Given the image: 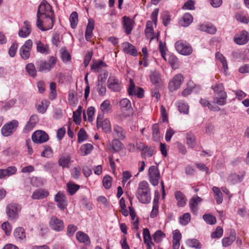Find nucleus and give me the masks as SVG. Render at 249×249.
I'll return each mask as SVG.
<instances>
[{
    "mask_svg": "<svg viewBox=\"0 0 249 249\" xmlns=\"http://www.w3.org/2000/svg\"><path fill=\"white\" fill-rule=\"evenodd\" d=\"M120 140L114 139L112 141V152H118L124 148L123 143L120 142Z\"/></svg>",
    "mask_w": 249,
    "mask_h": 249,
    "instance_id": "2f4dec72",
    "label": "nucleus"
},
{
    "mask_svg": "<svg viewBox=\"0 0 249 249\" xmlns=\"http://www.w3.org/2000/svg\"><path fill=\"white\" fill-rule=\"evenodd\" d=\"M160 138L159 125L157 124H154L152 125V138L154 141L158 142L160 140Z\"/></svg>",
    "mask_w": 249,
    "mask_h": 249,
    "instance_id": "58836bf2",
    "label": "nucleus"
},
{
    "mask_svg": "<svg viewBox=\"0 0 249 249\" xmlns=\"http://www.w3.org/2000/svg\"><path fill=\"white\" fill-rule=\"evenodd\" d=\"M82 112V107L79 106L76 111L73 113V118L76 124H79L81 122V114Z\"/></svg>",
    "mask_w": 249,
    "mask_h": 249,
    "instance_id": "8fccbe9b",
    "label": "nucleus"
},
{
    "mask_svg": "<svg viewBox=\"0 0 249 249\" xmlns=\"http://www.w3.org/2000/svg\"><path fill=\"white\" fill-rule=\"evenodd\" d=\"M143 241L144 244L153 243L149 230L147 228L143 229Z\"/></svg>",
    "mask_w": 249,
    "mask_h": 249,
    "instance_id": "603ef678",
    "label": "nucleus"
},
{
    "mask_svg": "<svg viewBox=\"0 0 249 249\" xmlns=\"http://www.w3.org/2000/svg\"><path fill=\"white\" fill-rule=\"evenodd\" d=\"M100 109L103 113H108L111 111V105L108 100L103 101L100 105Z\"/></svg>",
    "mask_w": 249,
    "mask_h": 249,
    "instance_id": "4c0bfd02",
    "label": "nucleus"
},
{
    "mask_svg": "<svg viewBox=\"0 0 249 249\" xmlns=\"http://www.w3.org/2000/svg\"><path fill=\"white\" fill-rule=\"evenodd\" d=\"M17 172V168L15 166H10L6 169H0V179L13 176Z\"/></svg>",
    "mask_w": 249,
    "mask_h": 249,
    "instance_id": "aec40b11",
    "label": "nucleus"
},
{
    "mask_svg": "<svg viewBox=\"0 0 249 249\" xmlns=\"http://www.w3.org/2000/svg\"><path fill=\"white\" fill-rule=\"evenodd\" d=\"M18 125L17 120H13L5 124L1 129L2 135L4 137H8L11 135Z\"/></svg>",
    "mask_w": 249,
    "mask_h": 249,
    "instance_id": "0eeeda50",
    "label": "nucleus"
},
{
    "mask_svg": "<svg viewBox=\"0 0 249 249\" xmlns=\"http://www.w3.org/2000/svg\"><path fill=\"white\" fill-rule=\"evenodd\" d=\"M52 14H54L52 6L46 0H43L38 7L37 18L39 20Z\"/></svg>",
    "mask_w": 249,
    "mask_h": 249,
    "instance_id": "39448f33",
    "label": "nucleus"
},
{
    "mask_svg": "<svg viewBox=\"0 0 249 249\" xmlns=\"http://www.w3.org/2000/svg\"><path fill=\"white\" fill-rule=\"evenodd\" d=\"M78 13L76 12H73L70 16L71 26L72 29H75L78 23Z\"/></svg>",
    "mask_w": 249,
    "mask_h": 249,
    "instance_id": "79ce46f5",
    "label": "nucleus"
},
{
    "mask_svg": "<svg viewBox=\"0 0 249 249\" xmlns=\"http://www.w3.org/2000/svg\"><path fill=\"white\" fill-rule=\"evenodd\" d=\"M235 232L234 231H231L229 237L223 238L222 240L223 246L227 247L231 245L235 239Z\"/></svg>",
    "mask_w": 249,
    "mask_h": 249,
    "instance_id": "c756f323",
    "label": "nucleus"
},
{
    "mask_svg": "<svg viewBox=\"0 0 249 249\" xmlns=\"http://www.w3.org/2000/svg\"><path fill=\"white\" fill-rule=\"evenodd\" d=\"M136 196L139 201L143 204H148L151 201V191L149 185L146 181L139 183L136 193Z\"/></svg>",
    "mask_w": 249,
    "mask_h": 249,
    "instance_id": "f257e3e1",
    "label": "nucleus"
},
{
    "mask_svg": "<svg viewBox=\"0 0 249 249\" xmlns=\"http://www.w3.org/2000/svg\"><path fill=\"white\" fill-rule=\"evenodd\" d=\"M223 233V231L222 228L218 226L216 228L215 230L212 233L211 237L212 238H218L222 236Z\"/></svg>",
    "mask_w": 249,
    "mask_h": 249,
    "instance_id": "69168bd1",
    "label": "nucleus"
},
{
    "mask_svg": "<svg viewBox=\"0 0 249 249\" xmlns=\"http://www.w3.org/2000/svg\"><path fill=\"white\" fill-rule=\"evenodd\" d=\"M112 178L109 176H106L103 179V186L106 189H108L110 188L112 184Z\"/></svg>",
    "mask_w": 249,
    "mask_h": 249,
    "instance_id": "0e129e2a",
    "label": "nucleus"
},
{
    "mask_svg": "<svg viewBox=\"0 0 249 249\" xmlns=\"http://www.w3.org/2000/svg\"><path fill=\"white\" fill-rule=\"evenodd\" d=\"M199 29L210 34H214L216 32V27L211 23L202 24L199 26Z\"/></svg>",
    "mask_w": 249,
    "mask_h": 249,
    "instance_id": "a878e982",
    "label": "nucleus"
},
{
    "mask_svg": "<svg viewBox=\"0 0 249 249\" xmlns=\"http://www.w3.org/2000/svg\"><path fill=\"white\" fill-rule=\"evenodd\" d=\"M31 31V23L29 21L26 20L24 21L23 26L19 30L18 35L20 37L26 38L30 35Z\"/></svg>",
    "mask_w": 249,
    "mask_h": 249,
    "instance_id": "a211bd4d",
    "label": "nucleus"
},
{
    "mask_svg": "<svg viewBox=\"0 0 249 249\" xmlns=\"http://www.w3.org/2000/svg\"><path fill=\"white\" fill-rule=\"evenodd\" d=\"M31 184L35 187H40L43 185V182L41 178L33 177L31 178Z\"/></svg>",
    "mask_w": 249,
    "mask_h": 249,
    "instance_id": "e2e57ef3",
    "label": "nucleus"
},
{
    "mask_svg": "<svg viewBox=\"0 0 249 249\" xmlns=\"http://www.w3.org/2000/svg\"><path fill=\"white\" fill-rule=\"evenodd\" d=\"M177 51L183 55H189L193 52V48L190 44L186 41L179 40L175 44Z\"/></svg>",
    "mask_w": 249,
    "mask_h": 249,
    "instance_id": "423d86ee",
    "label": "nucleus"
},
{
    "mask_svg": "<svg viewBox=\"0 0 249 249\" xmlns=\"http://www.w3.org/2000/svg\"><path fill=\"white\" fill-rule=\"evenodd\" d=\"M123 20V27L124 29L125 32L127 35H129L133 28V21L130 18L124 17Z\"/></svg>",
    "mask_w": 249,
    "mask_h": 249,
    "instance_id": "5701e85b",
    "label": "nucleus"
},
{
    "mask_svg": "<svg viewBox=\"0 0 249 249\" xmlns=\"http://www.w3.org/2000/svg\"><path fill=\"white\" fill-rule=\"evenodd\" d=\"M93 149V146L90 143H86L82 145L80 148V154L83 156H86L91 153Z\"/></svg>",
    "mask_w": 249,
    "mask_h": 249,
    "instance_id": "c9c22d12",
    "label": "nucleus"
},
{
    "mask_svg": "<svg viewBox=\"0 0 249 249\" xmlns=\"http://www.w3.org/2000/svg\"><path fill=\"white\" fill-rule=\"evenodd\" d=\"M33 45L31 39L25 41L23 45L19 49V53L21 58L24 60L28 59L30 56V51Z\"/></svg>",
    "mask_w": 249,
    "mask_h": 249,
    "instance_id": "f8f14e48",
    "label": "nucleus"
},
{
    "mask_svg": "<svg viewBox=\"0 0 249 249\" xmlns=\"http://www.w3.org/2000/svg\"><path fill=\"white\" fill-rule=\"evenodd\" d=\"M203 218L207 223L210 225L214 224L216 222L215 217L211 214H205L203 215Z\"/></svg>",
    "mask_w": 249,
    "mask_h": 249,
    "instance_id": "6e6d98bb",
    "label": "nucleus"
},
{
    "mask_svg": "<svg viewBox=\"0 0 249 249\" xmlns=\"http://www.w3.org/2000/svg\"><path fill=\"white\" fill-rule=\"evenodd\" d=\"M150 78L151 81L154 84H159L161 80L160 73L157 71L152 72Z\"/></svg>",
    "mask_w": 249,
    "mask_h": 249,
    "instance_id": "de8ad7c7",
    "label": "nucleus"
},
{
    "mask_svg": "<svg viewBox=\"0 0 249 249\" xmlns=\"http://www.w3.org/2000/svg\"><path fill=\"white\" fill-rule=\"evenodd\" d=\"M26 70L28 74L34 77L36 75V71L35 67V65L33 63H29L26 66Z\"/></svg>",
    "mask_w": 249,
    "mask_h": 249,
    "instance_id": "864d4df0",
    "label": "nucleus"
},
{
    "mask_svg": "<svg viewBox=\"0 0 249 249\" xmlns=\"http://www.w3.org/2000/svg\"><path fill=\"white\" fill-rule=\"evenodd\" d=\"M36 51L42 54H47L49 52V47L46 44L43 43L40 40L36 42Z\"/></svg>",
    "mask_w": 249,
    "mask_h": 249,
    "instance_id": "cd10ccee",
    "label": "nucleus"
},
{
    "mask_svg": "<svg viewBox=\"0 0 249 249\" xmlns=\"http://www.w3.org/2000/svg\"><path fill=\"white\" fill-rule=\"evenodd\" d=\"M72 161L71 155L69 154H64L60 156L58 163L63 168H69Z\"/></svg>",
    "mask_w": 249,
    "mask_h": 249,
    "instance_id": "6ab92c4d",
    "label": "nucleus"
},
{
    "mask_svg": "<svg viewBox=\"0 0 249 249\" xmlns=\"http://www.w3.org/2000/svg\"><path fill=\"white\" fill-rule=\"evenodd\" d=\"M88 139L86 132L83 129H81L78 133V142L81 143Z\"/></svg>",
    "mask_w": 249,
    "mask_h": 249,
    "instance_id": "338daca9",
    "label": "nucleus"
},
{
    "mask_svg": "<svg viewBox=\"0 0 249 249\" xmlns=\"http://www.w3.org/2000/svg\"><path fill=\"white\" fill-rule=\"evenodd\" d=\"M122 47L124 52L129 53L133 56L137 55V51L136 48L132 44L129 42H125L123 43Z\"/></svg>",
    "mask_w": 249,
    "mask_h": 249,
    "instance_id": "b1692460",
    "label": "nucleus"
},
{
    "mask_svg": "<svg viewBox=\"0 0 249 249\" xmlns=\"http://www.w3.org/2000/svg\"><path fill=\"white\" fill-rule=\"evenodd\" d=\"M49 225L52 230L56 231H61L64 228L63 221L56 216H53L51 217Z\"/></svg>",
    "mask_w": 249,
    "mask_h": 249,
    "instance_id": "ddd939ff",
    "label": "nucleus"
},
{
    "mask_svg": "<svg viewBox=\"0 0 249 249\" xmlns=\"http://www.w3.org/2000/svg\"><path fill=\"white\" fill-rule=\"evenodd\" d=\"M108 88L114 92H119L121 90V81L117 77L113 75H110L107 81Z\"/></svg>",
    "mask_w": 249,
    "mask_h": 249,
    "instance_id": "9d476101",
    "label": "nucleus"
},
{
    "mask_svg": "<svg viewBox=\"0 0 249 249\" xmlns=\"http://www.w3.org/2000/svg\"><path fill=\"white\" fill-rule=\"evenodd\" d=\"M61 59L63 62H67L71 59L70 53L67 51L66 47H62L60 49Z\"/></svg>",
    "mask_w": 249,
    "mask_h": 249,
    "instance_id": "37998d69",
    "label": "nucleus"
},
{
    "mask_svg": "<svg viewBox=\"0 0 249 249\" xmlns=\"http://www.w3.org/2000/svg\"><path fill=\"white\" fill-rule=\"evenodd\" d=\"M212 190L214 194L215 199L217 204H220L223 200V196L221 191L219 188L215 186L213 187Z\"/></svg>",
    "mask_w": 249,
    "mask_h": 249,
    "instance_id": "e433bc0d",
    "label": "nucleus"
},
{
    "mask_svg": "<svg viewBox=\"0 0 249 249\" xmlns=\"http://www.w3.org/2000/svg\"><path fill=\"white\" fill-rule=\"evenodd\" d=\"M14 234L16 239L19 242L25 240L26 238L25 230L22 227H18L16 229Z\"/></svg>",
    "mask_w": 249,
    "mask_h": 249,
    "instance_id": "c85d7f7f",
    "label": "nucleus"
},
{
    "mask_svg": "<svg viewBox=\"0 0 249 249\" xmlns=\"http://www.w3.org/2000/svg\"><path fill=\"white\" fill-rule=\"evenodd\" d=\"M212 88L213 89L214 93L219 95L223 94V92H226L224 91V86L221 83L215 84L212 86Z\"/></svg>",
    "mask_w": 249,
    "mask_h": 249,
    "instance_id": "4d7b16f0",
    "label": "nucleus"
},
{
    "mask_svg": "<svg viewBox=\"0 0 249 249\" xmlns=\"http://www.w3.org/2000/svg\"><path fill=\"white\" fill-rule=\"evenodd\" d=\"M168 62L173 69H177L178 68L179 61L175 55H170L168 59Z\"/></svg>",
    "mask_w": 249,
    "mask_h": 249,
    "instance_id": "c03bdc74",
    "label": "nucleus"
},
{
    "mask_svg": "<svg viewBox=\"0 0 249 249\" xmlns=\"http://www.w3.org/2000/svg\"><path fill=\"white\" fill-rule=\"evenodd\" d=\"M76 237L79 242L84 243L86 245H89L90 243L88 235L83 231H78L76 234Z\"/></svg>",
    "mask_w": 249,
    "mask_h": 249,
    "instance_id": "bb28decb",
    "label": "nucleus"
},
{
    "mask_svg": "<svg viewBox=\"0 0 249 249\" xmlns=\"http://www.w3.org/2000/svg\"><path fill=\"white\" fill-rule=\"evenodd\" d=\"M54 22V14H50L46 16L39 20L37 18L36 26L42 31H45L52 29L53 26Z\"/></svg>",
    "mask_w": 249,
    "mask_h": 249,
    "instance_id": "f03ea898",
    "label": "nucleus"
},
{
    "mask_svg": "<svg viewBox=\"0 0 249 249\" xmlns=\"http://www.w3.org/2000/svg\"><path fill=\"white\" fill-rule=\"evenodd\" d=\"M235 43L239 45L246 44L249 41V34L246 30H242L239 35L235 36L233 37Z\"/></svg>",
    "mask_w": 249,
    "mask_h": 249,
    "instance_id": "2eb2a0df",
    "label": "nucleus"
},
{
    "mask_svg": "<svg viewBox=\"0 0 249 249\" xmlns=\"http://www.w3.org/2000/svg\"><path fill=\"white\" fill-rule=\"evenodd\" d=\"M126 132L121 126L118 124H114L113 125L112 136L115 139L123 141L126 138Z\"/></svg>",
    "mask_w": 249,
    "mask_h": 249,
    "instance_id": "dca6fc26",
    "label": "nucleus"
},
{
    "mask_svg": "<svg viewBox=\"0 0 249 249\" xmlns=\"http://www.w3.org/2000/svg\"><path fill=\"white\" fill-rule=\"evenodd\" d=\"M186 244L191 248H194L197 249L201 248V244L199 241L196 239H190L186 241Z\"/></svg>",
    "mask_w": 249,
    "mask_h": 249,
    "instance_id": "a19ab883",
    "label": "nucleus"
},
{
    "mask_svg": "<svg viewBox=\"0 0 249 249\" xmlns=\"http://www.w3.org/2000/svg\"><path fill=\"white\" fill-rule=\"evenodd\" d=\"M53 155V150L49 145L44 146V151L41 153V156L43 157L49 158Z\"/></svg>",
    "mask_w": 249,
    "mask_h": 249,
    "instance_id": "052dcab7",
    "label": "nucleus"
},
{
    "mask_svg": "<svg viewBox=\"0 0 249 249\" xmlns=\"http://www.w3.org/2000/svg\"><path fill=\"white\" fill-rule=\"evenodd\" d=\"M106 64L102 60L99 62H94L91 67V69L94 72H102L103 68L106 67Z\"/></svg>",
    "mask_w": 249,
    "mask_h": 249,
    "instance_id": "f704fd0d",
    "label": "nucleus"
},
{
    "mask_svg": "<svg viewBox=\"0 0 249 249\" xmlns=\"http://www.w3.org/2000/svg\"><path fill=\"white\" fill-rule=\"evenodd\" d=\"M183 81L184 77L181 74L179 73L175 75L169 83L168 88L169 90L173 92L177 90L180 87Z\"/></svg>",
    "mask_w": 249,
    "mask_h": 249,
    "instance_id": "1a4fd4ad",
    "label": "nucleus"
},
{
    "mask_svg": "<svg viewBox=\"0 0 249 249\" xmlns=\"http://www.w3.org/2000/svg\"><path fill=\"white\" fill-rule=\"evenodd\" d=\"M32 139L35 143H42L48 140L49 136L44 131L37 130L33 134Z\"/></svg>",
    "mask_w": 249,
    "mask_h": 249,
    "instance_id": "4468645a",
    "label": "nucleus"
},
{
    "mask_svg": "<svg viewBox=\"0 0 249 249\" xmlns=\"http://www.w3.org/2000/svg\"><path fill=\"white\" fill-rule=\"evenodd\" d=\"M219 97H216L213 98L214 103L220 106H224L226 104L227 95L226 92H223V94L220 95Z\"/></svg>",
    "mask_w": 249,
    "mask_h": 249,
    "instance_id": "ea45409f",
    "label": "nucleus"
},
{
    "mask_svg": "<svg viewBox=\"0 0 249 249\" xmlns=\"http://www.w3.org/2000/svg\"><path fill=\"white\" fill-rule=\"evenodd\" d=\"M191 220V214L186 213L181 215L179 219V221L181 225L185 226L189 223Z\"/></svg>",
    "mask_w": 249,
    "mask_h": 249,
    "instance_id": "49530a36",
    "label": "nucleus"
},
{
    "mask_svg": "<svg viewBox=\"0 0 249 249\" xmlns=\"http://www.w3.org/2000/svg\"><path fill=\"white\" fill-rule=\"evenodd\" d=\"M245 172H242L239 174H231L229 177V180L232 183L241 182L244 178Z\"/></svg>",
    "mask_w": 249,
    "mask_h": 249,
    "instance_id": "7c9ffc66",
    "label": "nucleus"
},
{
    "mask_svg": "<svg viewBox=\"0 0 249 249\" xmlns=\"http://www.w3.org/2000/svg\"><path fill=\"white\" fill-rule=\"evenodd\" d=\"M202 200V198L196 196L194 197L190 200L189 206L191 212L194 213H196L198 211L197 206Z\"/></svg>",
    "mask_w": 249,
    "mask_h": 249,
    "instance_id": "393cba45",
    "label": "nucleus"
},
{
    "mask_svg": "<svg viewBox=\"0 0 249 249\" xmlns=\"http://www.w3.org/2000/svg\"><path fill=\"white\" fill-rule=\"evenodd\" d=\"M57 59L53 56H50L48 61L40 60L36 63L39 71L49 72L56 64Z\"/></svg>",
    "mask_w": 249,
    "mask_h": 249,
    "instance_id": "7ed1b4c3",
    "label": "nucleus"
},
{
    "mask_svg": "<svg viewBox=\"0 0 249 249\" xmlns=\"http://www.w3.org/2000/svg\"><path fill=\"white\" fill-rule=\"evenodd\" d=\"M175 196L178 201V206L179 207L184 206L186 203V199L185 196L180 191L176 192Z\"/></svg>",
    "mask_w": 249,
    "mask_h": 249,
    "instance_id": "473e14b6",
    "label": "nucleus"
},
{
    "mask_svg": "<svg viewBox=\"0 0 249 249\" xmlns=\"http://www.w3.org/2000/svg\"><path fill=\"white\" fill-rule=\"evenodd\" d=\"M21 210L20 205L12 203L7 205L6 213L10 220H16L18 218V213Z\"/></svg>",
    "mask_w": 249,
    "mask_h": 249,
    "instance_id": "20e7f679",
    "label": "nucleus"
},
{
    "mask_svg": "<svg viewBox=\"0 0 249 249\" xmlns=\"http://www.w3.org/2000/svg\"><path fill=\"white\" fill-rule=\"evenodd\" d=\"M148 177L150 182L153 186H157L159 184L160 178V173L158 168L156 166H151L148 169Z\"/></svg>",
    "mask_w": 249,
    "mask_h": 249,
    "instance_id": "6e6552de",
    "label": "nucleus"
},
{
    "mask_svg": "<svg viewBox=\"0 0 249 249\" xmlns=\"http://www.w3.org/2000/svg\"><path fill=\"white\" fill-rule=\"evenodd\" d=\"M120 106L122 108L125 110H128L131 107L130 101L126 98L123 99L120 101Z\"/></svg>",
    "mask_w": 249,
    "mask_h": 249,
    "instance_id": "bf43d9fd",
    "label": "nucleus"
},
{
    "mask_svg": "<svg viewBox=\"0 0 249 249\" xmlns=\"http://www.w3.org/2000/svg\"><path fill=\"white\" fill-rule=\"evenodd\" d=\"M159 200L158 199H154L153 200V209L150 214L151 218H155L157 216L159 212Z\"/></svg>",
    "mask_w": 249,
    "mask_h": 249,
    "instance_id": "5fc2aeb1",
    "label": "nucleus"
},
{
    "mask_svg": "<svg viewBox=\"0 0 249 249\" xmlns=\"http://www.w3.org/2000/svg\"><path fill=\"white\" fill-rule=\"evenodd\" d=\"M54 201L57 203V207L61 210L66 209L67 206V198L63 192H58L54 196Z\"/></svg>",
    "mask_w": 249,
    "mask_h": 249,
    "instance_id": "f3484780",
    "label": "nucleus"
},
{
    "mask_svg": "<svg viewBox=\"0 0 249 249\" xmlns=\"http://www.w3.org/2000/svg\"><path fill=\"white\" fill-rule=\"evenodd\" d=\"M177 107L180 112L188 114L189 112L188 105L182 101H179L177 103Z\"/></svg>",
    "mask_w": 249,
    "mask_h": 249,
    "instance_id": "a18cd8bd",
    "label": "nucleus"
},
{
    "mask_svg": "<svg viewBox=\"0 0 249 249\" xmlns=\"http://www.w3.org/2000/svg\"><path fill=\"white\" fill-rule=\"evenodd\" d=\"M108 72L106 70H103V71L101 72V73L98 77L97 83L105 84Z\"/></svg>",
    "mask_w": 249,
    "mask_h": 249,
    "instance_id": "680f3d73",
    "label": "nucleus"
},
{
    "mask_svg": "<svg viewBox=\"0 0 249 249\" xmlns=\"http://www.w3.org/2000/svg\"><path fill=\"white\" fill-rule=\"evenodd\" d=\"M103 116L99 115L97 118L96 126L97 128H102L103 131L106 133H109L111 131V126L110 121L106 119L102 121Z\"/></svg>",
    "mask_w": 249,
    "mask_h": 249,
    "instance_id": "9b49d317",
    "label": "nucleus"
},
{
    "mask_svg": "<svg viewBox=\"0 0 249 249\" xmlns=\"http://www.w3.org/2000/svg\"><path fill=\"white\" fill-rule=\"evenodd\" d=\"M173 249H178L180 247V241L181 234L179 230H176L173 232Z\"/></svg>",
    "mask_w": 249,
    "mask_h": 249,
    "instance_id": "4be33fe9",
    "label": "nucleus"
},
{
    "mask_svg": "<svg viewBox=\"0 0 249 249\" xmlns=\"http://www.w3.org/2000/svg\"><path fill=\"white\" fill-rule=\"evenodd\" d=\"M186 143L189 147L193 148L196 144L195 136L188 135L186 137Z\"/></svg>",
    "mask_w": 249,
    "mask_h": 249,
    "instance_id": "774afa93",
    "label": "nucleus"
},
{
    "mask_svg": "<svg viewBox=\"0 0 249 249\" xmlns=\"http://www.w3.org/2000/svg\"><path fill=\"white\" fill-rule=\"evenodd\" d=\"M67 187L68 193L72 196L79 190L80 186L77 184L69 183L67 184Z\"/></svg>",
    "mask_w": 249,
    "mask_h": 249,
    "instance_id": "3c124183",
    "label": "nucleus"
},
{
    "mask_svg": "<svg viewBox=\"0 0 249 249\" xmlns=\"http://www.w3.org/2000/svg\"><path fill=\"white\" fill-rule=\"evenodd\" d=\"M49 195V193L47 190L38 189L33 192L31 197L33 199H41L47 197Z\"/></svg>",
    "mask_w": 249,
    "mask_h": 249,
    "instance_id": "412c9836",
    "label": "nucleus"
},
{
    "mask_svg": "<svg viewBox=\"0 0 249 249\" xmlns=\"http://www.w3.org/2000/svg\"><path fill=\"white\" fill-rule=\"evenodd\" d=\"M154 241L156 243L161 242L162 239L165 237V234L160 230H158L155 232L153 235Z\"/></svg>",
    "mask_w": 249,
    "mask_h": 249,
    "instance_id": "09e8293b",
    "label": "nucleus"
},
{
    "mask_svg": "<svg viewBox=\"0 0 249 249\" xmlns=\"http://www.w3.org/2000/svg\"><path fill=\"white\" fill-rule=\"evenodd\" d=\"M96 89L99 95L104 96L106 95L107 89L105 84L97 83Z\"/></svg>",
    "mask_w": 249,
    "mask_h": 249,
    "instance_id": "13d9d810",
    "label": "nucleus"
},
{
    "mask_svg": "<svg viewBox=\"0 0 249 249\" xmlns=\"http://www.w3.org/2000/svg\"><path fill=\"white\" fill-rule=\"evenodd\" d=\"M193 20L192 16L189 13L185 14L182 17V19L180 21V24L183 27H188Z\"/></svg>",
    "mask_w": 249,
    "mask_h": 249,
    "instance_id": "72a5a7b5",
    "label": "nucleus"
}]
</instances>
